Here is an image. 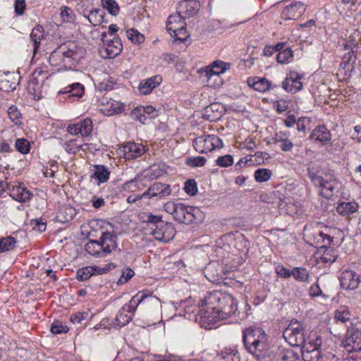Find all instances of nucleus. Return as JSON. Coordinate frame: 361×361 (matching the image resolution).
<instances>
[{
	"label": "nucleus",
	"instance_id": "1",
	"mask_svg": "<svg viewBox=\"0 0 361 361\" xmlns=\"http://www.w3.org/2000/svg\"><path fill=\"white\" fill-rule=\"evenodd\" d=\"M199 315L207 322H215L216 319H225L237 310V302L234 298L226 293L214 291L199 303Z\"/></svg>",
	"mask_w": 361,
	"mask_h": 361
},
{
	"label": "nucleus",
	"instance_id": "2",
	"mask_svg": "<svg viewBox=\"0 0 361 361\" xmlns=\"http://www.w3.org/2000/svg\"><path fill=\"white\" fill-rule=\"evenodd\" d=\"M243 341L245 349L258 360L269 356V345L264 331L261 328L249 327L243 331Z\"/></svg>",
	"mask_w": 361,
	"mask_h": 361
},
{
	"label": "nucleus",
	"instance_id": "3",
	"mask_svg": "<svg viewBox=\"0 0 361 361\" xmlns=\"http://www.w3.org/2000/svg\"><path fill=\"white\" fill-rule=\"evenodd\" d=\"M199 0L180 1L178 3V11L168 18L166 23H179L196 15L200 10Z\"/></svg>",
	"mask_w": 361,
	"mask_h": 361
},
{
	"label": "nucleus",
	"instance_id": "4",
	"mask_svg": "<svg viewBox=\"0 0 361 361\" xmlns=\"http://www.w3.org/2000/svg\"><path fill=\"white\" fill-rule=\"evenodd\" d=\"M86 53L85 49L79 45L75 42H69L68 44L60 47L57 50L51 54V57L54 58L57 54H61L63 56V61L66 63V59L68 62L75 61L79 62L80 59H83Z\"/></svg>",
	"mask_w": 361,
	"mask_h": 361
},
{
	"label": "nucleus",
	"instance_id": "5",
	"mask_svg": "<svg viewBox=\"0 0 361 361\" xmlns=\"http://www.w3.org/2000/svg\"><path fill=\"white\" fill-rule=\"evenodd\" d=\"M173 218L177 221L185 224H199L202 221L203 214L197 207H186L180 203L173 214Z\"/></svg>",
	"mask_w": 361,
	"mask_h": 361
},
{
	"label": "nucleus",
	"instance_id": "6",
	"mask_svg": "<svg viewBox=\"0 0 361 361\" xmlns=\"http://www.w3.org/2000/svg\"><path fill=\"white\" fill-rule=\"evenodd\" d=\"M284 339L293 347L302 348L305 343V331L302 326L297 320H292L283 332Z\"/></svg>",
	"mask_w": 361,
	"mask_h": 361
},
{
	"label": "nucleus",
	"instance_id": "7",
	"mask_svg": "<svg viewBox=\"0 0 361 361\" xmlns=\"http://www.w3.org/2000/svg\"><path fill=\"white\" fill-rule=\"evenodd\" d=\"M101 40L102 46L100 52L103 58L114 59L123 50V44L117 35L108 38L106 32H103L101 34Z\"/></svg>",
	"mask_w": 361,
	"mask_h": 361
},
{
	"label": "nucleus",
	"instance_id": "8",
	"mask_svg": "<svg viewBox=\"0 0 361 361\" xmlns=\"http://www.w3.org/2000/svg\"><path fill=\"white\" fill-rule=\"evenodd\" d=\"M342 344L350 353L361 352V331L354 327L348 328Z\"/></svg>",
	"mask_w": 361,
	"mask_h": 361
},
{
	"label": "nucleus",
	"instance_id": "9",
	"mask_svg": "<svg viewBox=\"0 0 361 361\" xmlns=\"http://www.w3.org/2000/svg\"><path fill=\"white\" fill-rule=\"evenodd\" d=\"M305 11V5L300 1H291L287 4L281 13L284 20H298Z\"/></svg>",
	"mask_w": 361,
	"mask_h": 361
},
{
	"label": "nucleus",
	"instance_id": "10",
	"mask_svg": "<svg viewBox=\"0 0 361 361\" xmlns=\"http://www.w3.org/2000/svg\"><path fill=\"white\" fill-rule=\"evenodd\" d=\"M146 299H149V303L155 304L157 305H159V299L156 296H153L152 294L147 295L144 293H138L131 298L128 304H126L123 306V310L128 311V313H134L137 306Z\"/></svg>",
	"mask_w": 361,
	"mask_h": 361
},
{
	"label": "nucleus",
	"instance_id": "11",
	"mask_svg": "<svg viewBox=\"0 0 361 361\" xmlns=\"http://www.w3.org/2000/svg\"><path fill=\"white\" fill-rule=\"evenodd\" d=\"M360 279L359 276L353 271H343L340 279L341 286L347 290H354L357 288Z\"/></svg>",
	"mask_w": 361,
	"mask_h": 361
},
{
	"label": "nucleus",
	"instance_id": "12",
	"mask_svg": "<svg viewBox=\"0 0 361 361\" xmlns=\"http://www.w3.org/2000/svg\"><path fill=\"white\" fill-rule=\"evenodd\" d=\"M146 149L142 144L128 142L123 146V152L126 159H133L145 152Z\"/></svg>",
	"mask_w": 361,
	"mask_h": 361
},
{
	"label": "nucleus",
	"instance_id": "13",
	"mask_svg": "<svg viewBox=\"0 0 361 361\" xmlns=\"http://www.w3.org/2000/svg\"><path fill=\"white\" fill-rule=\"evenodd\" d=\"M318 185L322 188L320 194L327 199L333 196L334 191L338 192L341 187V183L336 179L325 180L324 178L322 183H319Z\"/></svg>",
	"mask_w": 361,
	"mask_h": 361
},
{
	"label": "nucleus",
	"instance_id": "14",
	"mask_svg": "<svg viewBox=\"0 0 361 361\" xmlns=\"http://www.w3.org/2000/svg\"><path fill=\"white\" fill-rule=\"evenodd\" d=\"M117 235L115 233L108 231L103 232L100 238L101 243L103 245V253L109 254L113 250L117 247Z\"/></svg>",
	"mask_w": 361,
	"mask_h": 361
},
{
	"label": "nucleus",
	"instance_id": "15",
	"mask_svg": "<svg viewBox=\"0 0 361 361\" xmlns=\"http://www.w3.org/2000/svg\"><path fill=\"white\" fill-rule=\"evenodd\" d=\"M233 239L231 234H226L222 235L216 241V249L215 251L218 255L225 257L226 253H230L231 247L229 244Z\"/></svg>",
	"mask_w": 361,
	"mask_h": 361
},
{
	"label": "nucleus",
	"instance_id": "16",
	"mask_svg": "<svg viewBox=\"0 0 361 361\" xmlns=\"http://www.w3.org/2000/svg\"><path fill=\"white\" fill-rule=\"evenodd\" d=\"M10 190V195L15 200L18 202H25L30 200L32 196L31 192L25 187L18 184V185H13L12 189L8 188Z\"/></svg>",
	"mask_w": 361,
	"mask_h": 361
},
{
	"label": "nucleus",
	"instance_id": "17",
	"mask_svg": "<svg viewBox=\"0 0 361 361\" xmlns=\"http://www.w3.org/2000/svg\"><path fill=\"white\" fill-rule=\"evenodd\" d=\"M331 133L324 126H318L310 135V139L326 145L331 140Z\"/></svg>",
	"mask_w": 361,
	"mask_h": 361
},
{
	"label": "nucleus",
	"instance_id": "18",
	"mask_svg": "<svg viewBox=\"0 0 361 361\" xmlns=\"http://www.w3.org/2000/svg\"><path fill=\"white\" fill-rule=\"evenodd\" d=\"M193 146L195 150L200 153H207L212 151L209 135L196 137L193 140Z\"/></svg>",
	"mask_w": 361,
	"mask_h": 361
},
{
	"label": "nucleus",
	"instance_id": "19",
	"mask_svg": "<svg viewBox=\"0 0 361 361\" xmlns=\"http://www.w3.org/2000/svg\"><path fill=\"white\" fill-rule=\"evenodd\" d=\"M343 45L344 49L348 52L343 56L341 66L343 67V69L350 71L353 68V66L350 63L351 62L354 63L355 61L356 54H355V51H353V48H351L350 45H349L348 42H344Z\"/></svg>",
	"mask_w": 361,
	"mask_h": 361
},
{
	"label": "nucleus",
	"instance_id": "20",
	"mask_svg": "<svg viewBox=\"0 0 361 361\" xmlns=\"http://www.w3.org/2000/svg\"><path fill=\"white\" fill-rule=\"evenodd\" d=\"M228 65V63H224L221 61H214L213 63V68L218 67L221 68V70L220 71H216L214 70H207L204 68H201L199 72L200 73H204L205 76L207 77L208 82L214 78V80L216 81V79L220 80V73H223L226 70V66Z\"/></svg>",
	"mask_w": 361,
	"mask_h": 361
},
{
	"label": "nucleus",
	"instance_id": "21",
	"mask_svg": "<svg viewBox=\"0 0 361 361\" xmlns=\"http://www.w3.org/2000/svg\"><path fill=\"white\" fill-rule=\"evenodd\" d=\"M17 86L16 82V75L13 73H6L3 76L0 77V90L4 92H12Z\"/></svg>",
	"mask_w": 361,
	"mask_h": 361
},
{
	"label": "nucleus",
	"instance_id": "22",
	"mask_svg": "<svg viewBox=\"0 0 361 361\" xmlns=\"http://www.w3.org/2000/svg\"><path fill=\"white\" fill-rule=\"evenodd\" d=\"M164 227V233H160L159 231H152V235L156 240L168 242L174 238L176 231L173 225L171 224L166 223Z\"/></svg>",
	"mask_w": 361,
	"mask_h": 361
},
{
	"label": "nucleus",
	"instance_id": "23",
	"mask_svg": "<svg viewBox=\"0 0 361 361\" xmlns=\"http://www.w3.org/2000/svg\"><path fill=\"white\" fill-rule=\"evenodd\" d=\"M85 250L88 254L97 257H102L106 255L103 253V245L100 239L99 240H90L85 245Z\"/></svg>",
	"mask_w": 361,
	"mask_h": 361
},
{
	"label": "nucleus",
	"instance_id": "24",
	"mask_svg": "<svg viewBox=\"0 0 361 361\" xmlns=\"http://www.w3.org/2000/svg\"><path fill=\"white\" fill-rule=\"evenodd\" d=\"M161 81V78L159 75H156L141 82L139 85V90L142 94H149L154 88L159 85Z\"/></svg>",
	"mask_w": 361,
	"mask_h": 361
},
{
	"label": "nucleus",
	"instance_id": "25",
	"mask_svg": "<svg viewBox=\"0 0 361 361\" xmlns=\"http://www.w3.org/2000/svg\"><path fill=\"white\" fill-rule=\"evenodd\" d=\"M224 112V106L220 103H212L205 108L204 116L209 120H216L221 117Z\"/></svg>",
	"mask_w": 361,
	"mask_h": 361
},
{
	"label": "nucleus",
	"instance_id": "26",
	"mask_svg": "<svg viewBox=\"0 0 361 361\" xmlns=\"http://www.w3.org/2000/svg\"><path fill=\"white\" fill-rule=\"evenodd\" d=\"M44 29L42 25L37 24L32 30L30 34V39L33 42L34 54L37 51L39 47L41 39L44 37Z\"/></svg>",
	"mask_w": 361,
	"mask_h": 361
},
{
	"label": "nucleus",
	"instance_id": "27",
	"mask_svg": "<svg viewBox=\"0 0 361 361\" xmlns=\"http://www.w3.org/2000/svg\"><path fill=\"white\" fill-rule=\"evenodd\" d=\"M216 265L219 266L217 263H209L204 269L205 277L213 283H219L223 279L216 269Z\"/></svg>",
	"mask_w": 361,
	"mask_h": 361
},
{
	"label": "nucleus",
	"instance_id": "28",
	"mask_svg": "<svg viewBox=\"0 0 361 361\" xmlns=\"http://www.w3.org/2000/svg\"><path fill=\"white\" fill-rule=\"evenodd\" d=\"M247 83L250 87L258 92H264L271 88V83L266 78H249Z\"/></svg>",
	"mask_w": 361,
	"mask_h": 361
},
{
	"label": "nucleus",
	"instance_id": "29",
	"mask_svg": "<svg viewBox=\"0 0 361 361\" xmlns=\"http://www.w3.org/2000/svg\"><path fill=\"white\" fill-rule=\"evenodd\" d=\"M149 190L152 191V196L159 197L168 196L171 193L170 186L168 184L157 182L149 187Z\"/></svg>",
	"mask_w": 361,
	"mask_h": 361
},
{
	"label": "nucleus",
	"instance_id": "30",
	"mask_svg": "<svg viewBox=\"0 0 361 361\" xmlns=\"http://www.w3.org/2000/svg\"><path fill=\"white\" fill-rule=\"evenodd\" d=\"M94 172L91 176V178H94L98 180V184L106 183L110 176V171L108 168L103 165H94Z\"/></svg>",
	"mask_w": 361,
	"mask_h": 361
},
{
	"label": "nucleus",
	"instance_id": "31",
	"mask_svg": "<svg viewBox=\"0 0 361 361\" xmlns=\"http://www.w3.org/2000/svg\"><path fill=\"white\" fill-rule=\"evenodd\" d=\"M322 345V338L316 334H310L307 338V341H305V343L302 345L301 350H319Z\"/></svg>",
	"mask_w": 361,
	"mask_h": 361
},
{
	"label": "nucleus",
	"instance_id": "32",
	"mask_svg": "<svg viewBox=\"0 0 361 361\" xmlns=\"http://www.w3.org/2000/svg\"><path fill=\"white\" fill-rule=\"evenodd\" d=\"M357 204L355 202H341L337 207V212L342 214L348 216L357 211Z\"/></svg>",
	"mask_w": 361,
	"mask_h": 361
},
{
	"label": "nucleus",
	"instance_id": "33",
	"mask_svg": "<svg viewBox=\"0 0 361 361\" xmlns=\"http://www.w3.org/2000/svg\"><path fill=\"white\" fill-rule=\"evenodd\" d=\"M304 361H319L322 357L320 350H301Z\"/></svg>",
	"mask_w": 361,
	"mask_h": 361
},
{
	"label": "nucleus",
	"instance_id": "34",
	"mask_svg": "<svg viewBox=\"0 0 361 361\" xmlns=\"http://www.w3.org/2000/svg\"><path fill=\"white\" fill-rule=\"evenodd\" d=\"M95 269L94 267H86L79 269L77 271V279L79 281H86L94 275Z\"/></svg>",
	"mask_w": 361,
	"mask_h": 361
},
{
	"label": "nucleus",
	"instance_id": "35",
	"mask_svg": "<svg viewBox=\"0 0 361 361\" xmlns=\"http://www.w3.org/2000/svg\"><path fill=\"white\" fill-rule=\"evenodd\" d=\"M127 37L133 44H141L145 41V36L136 29L131 28L127 30Z\"/></svg>",
	"mask_w": 361,
	"mask_h": 361
},
{
	"label": "nucleus",
	"instance_id": "36",
	"mask_svg": "<svg viewBox=\"0 0 361 361\" xmlns=\"http://www.w3.org/2000/svg\"><path fill=\"white\" fill-rule=\"evenodd\" d=\"M102 4L112 16H116L119 12V6L115 0H102Z\"/></svg>",
	"mask_w": 361,
	"mask_h": 361
},
{
	"label": "nucleus",
	"instance_id": "37",
	"mask_svg": "<svg viewBox=\"0 0 361 361\" xmlns=\"http://www.w3.org/2000/svg\"><path fill=\"white\" fill-rule=\"evenodd\" d=\"M292 276L297 280L300 281H306L309 277L308 271L302 267H295L291 271Z\"/></svg>",
	"mask_w": 361,
	"mask_h": 361
},
{
	"label": "nucleus",
	"instance_id": "38",
	"mask_svg": "<svg viewBox=\"0 0 361 361\" xmlns=\"http://www.w3.org/2000/svg\"><path fill=\"white\" fill-rule=\"evenodd\" d=\"M16 240L14 238L8 236L0 239V252L10 250L15 246Z\"/></svg>",
	"mask_w": 361,
	"mask_h": 361
},
{
	"label": "nucleus",
	"instance_id": "39",
	"mask_svg": "<svg viewBox=\"0 0 361 361\" xmlns=\"http://www.w3.org/2000/svg\"><path fill=\"white\" fill-rule=\"evenodd\" d=\"M127 313H128V311H124L123 307L116 317V322L118 325L122 326H125L132 319V315L133 313H130V315Z\"/></svg>",
	"mask_w": 361,
	"mask_h": 361
},
{
	"label": "nucleus",
	"instance_id": "40",
	"mask_svg": "<svg viewBox=\"0 0 361 361\" xmlns=\"http://www.w3.org/2000/svg\"><path fill=\"white\" fill-rule=\"evenodd\" d=\"M350 312L347 307L343 306L335 312V319L337 321H340L343 323L350 320Z\"/></svg>",
	"mask_w": 361,
	"mask_h": 361
},
{
	"label": "nucleus",
	"instance_id": "41",
	"mask_svg": "<svg viewBox=\"0 0 361 361\" xmlns=\"http://www.w3.org/2000/svg\"><path fill=\"white\" fill-rule=\"evenodd\" d=\"M271 176V171L267 169H259L255 172V178L257 182H265Z\"/></svg>",
	"mask_w": 361,
	"mask_h": 361
},
{
	"label": "nucleus",
	"instance_id": "42",
	"mask_svg": "<svg viewBox=\"0 0 361 361\" xmlns=\"http://www.w3.org/2000/svg\"><path fill=\"white\" fill-rule=\"evenodd\" d=\"M293 58V51L290 48H287L282 51L279 52L276 56V61L279 63H288Z\"/></svg>",
	"mask_w": 361,
	"mask_h": 361
},
{
	"label": "nucleus",
	"instance_id": "43",
	"mask_svg": "<svg viewBox=\"0 0 361 361\" xmlns=\"http://www.w3.org/2000/svg\"><path fill=\"white\" fill-rule=\"evenodd\" d=\"M135 109L137 110V113L139 114H144L145 116H148L149 119L154 118L158 116L157 111L152 106H140Z\"/></svg>",
	"mask_w": 361,
	"mask_h": 361
},
{
	"label": "nucleus",
	"instance_id": "44",
	"mask_svg": "<svg viewBox=\"0 0 361 361\" xmlns=\"http://www.w3.org/2000/svg\"><path fill=\"white\" fill-rule=\"evenodd\" d=\"M16 149L22 154H27L30 152V142L24 138L17 139L15 144Z\"/></svg>",
	"mask_w": 361,
	"mask_h": 361
},
{
	"label": "nucleus",
	"instance_id": "45",
	"mask_svg": "<svg viewBox=\"0 0 361 361\" xmlns=\"http://www.w3.org/2000/svg\"><path fill=\"white\" fill-rule=\"evenodd\" d=\"M78 123L81 126V135L83 137L90 135L93 129L92 120L87 118Z\"/></svg>",
	"mask_w": 361,
	"mask_h": 361
},
{
	"label": "nucleus",
	"instance_id": "46",
	"mask_svg": "<svg viewBox=\"0 0 361 361\" xmlns=\"http://www.w3.org/2000/svg\"><path fill=\"white\" fill-rule=\"evenodd\" d=\"M206 159L204 157H188L185 164L190 167H199L204 166Z\"/></svg>",
	"mask_w": 361,
	"mask_h": 361
},
{
	"label": "nucleus",
	"instance_id": "47",
	"mask_svg": "<svg viewBox=\"0 0 361 361\" xmlns=\"http://www.w3.org/2000/svg\"><path fill=\"white\" fill-rule=\"evenodd\" d=\"M68 87H70V90L67 92L71 93V97H77L80 98L84 93V87L78 82L74 83Z\"/></svg>",
	"mask_w": 361,
	"mask_h": 361
},
{
	"label": "nucleus",
	"instance_id": "48",
	"mask_svg": "<svg viewBox=\"0 0 361 361\" xmlns=\"http://www.w3.org/2000/svg\"><path fill=\"white\" fill-rule=\"evenodd\" d=\"M282 361H298L299 355L292 350H283L281 354Z\"/></svg>",
	"mask_w": 361,
	"mask_h": 361
},
{
	"label": "nucleus",
	"instance_id": "49",
	"mask_svg": "<svg viewBox=\"0 0 361 361\" xmlns=\"http://www.w3.org/2000/svg\"><path fill=\"white\" fill-rule=\"evenodd\" d=\"M184 190L190 196H194L197 192V183L194 179H189L185 183Z\"/></svg>",
	"mask_w": 361,
	"mask_h": 361
},
{
	"label": "nucleus",
	"instance_id": "50",
	"mask_svg": "<svg viewBox=\"0 0 361 361\" xmlns=\"http://www.w3.org/2000/svg\"><path fill=\"white\" fill-rule=\"evenodd\" d=\"M142 218L144 222L154 224L156 226L163 221L161 216L154 215L151 213H145Z\"/></svg>",
	"mask_w": 361,
	"mask_h": 361
},
{
	"label": "nucleus",
	"instance_id": "51",
	"mask_svg": "<svg viewBox=\"0 0 361 361\" xmlns=\"http://www.w3.org/2000/svg\"><path fill=\"white\" fill-rule=\"evenodd\" d=\"M233 163V157L230 154L219 157L216 160V165L221 167H228Z\"/></svg>",
	"mask_w": 361,
	"mask_h": 361
},
{
	"label": "nucleus",
	"instance_id": "52",
	"mask_svg": "<svg viewBox=\"0 0 361 361\" xmlns=\"http://www.w3.org/2000/svg\"><path fill=\"white\" fill-rule=\"evenodd\" d=\"M105 13L104 10L98 9L94 12H92L88 16L90 23H92V20L97 21L98 23H104L106 20L104 19Z\"/></svg>",
	"mask_w": 361,
	"mask_h": 361
},
{
	"label": "nucleus",
	"instance_id": "53",
	"mask_svg": "<svg viewBox=\"0 0 361 361\" xmlns=\"http://www.w3.org/2000/svg\"><path fill=\"white\" fill-rule=\"evenodd\" d=\"M68 331V328L63 325L62 323L59 321H55L51 326V331L54 334L66 333Z\"/></svg>",
	"mask_w": 361,
	"mask_h": 361
},
{
	"label": "nucleus",
	"instance_id": "54",
	"mask_svg": "<svg viewBox=\"0 0 361 361\" xmlns=\"http://www.w3.org/2000/svg\"><path fill=\"white\" fill-rule=\"evenodd\" d=\"M134 276V271L130 268H127L126 271H123L122 275L120 276L117 281L118 285H123L128 281Z\"/></svg>",
	"mask_w": 361,
	"mask_h": 361
},
{
	"label": "nucleus",
	"instance_id": "55",
	"mask_svg": "<svg viewBox=\"0 0 361 361\" xmlns=\"http://www.w3.org/2000/svg\"><path fill=\"white\" fill-rule=\"evenodd\" d=\"M107 105L109 106V109H108L110 112L109 114L121 113L125 108L123 104L116 102V101H114L110 104L108 103Z\"/></svg>",
	"mask_w": 361,
	"mask_h": 361
},
{
	"label": "nucleus",
	"instance_id": "56",
	"mask_svg": "<svg viewBox=\"0 0 361 361\" xmlns=\"http://www.w3.org/2000/svg\"><path fill=\"white\" fill-rule=\"evenodd\" d=\"M293 76L295 77L294 78H297L295 71H290L282 83L283 88L287 92H293V88L291 87L292 79L293 78Z\"/></svg>",
	"mask_w": 361,
	"mask_h": 361
},
{
	"label": "nucleus",
	"instance_id": "57",
	"mask_svg": "<svg viewBox=\"0 0 361 361\" xmlns=\"http://www.w3.org/2000/svg\"><path fill=\"white\" fill-rule=\"evenodd\" d=\"M311 123L310 118L308 117H301L300 118L297 122V129L300 132L305 133L307 126H309Z\"/></svg>",
	"mask_w": 361,
	"mask_h": 361
},
{
	"label": "nucleus",
	"instance_id": "58",
	"mask_svg": "<svg viewBox=\"0 0 361 361\" xmlns=\"http://www.w3.org/2000/svg\"><path fill=\"white\" fill-rule=\"evenodd\" d=\"M173 37H175L176 40L184 41L188 36L185 26H182L176 30H173Z\"/></svg>",
	"mask_w": 361,
	"mask_h": 361
},
{
	"label": "nucleus",
	"instance_id": "59",
	"mask_svg": "<svg viewBox=\"0 0 361 361\" xmlns=\"http://www.w3.org/2000/svg\"><path fill=\"white\" fill-rule=\"evenodd\" d=\"M30 224L32 226L34 230H37L40 233L44 232L47 228L46 222H44L42 219H32Z\"/></svg>",
	"mask_w": 361,
	"mask_h": 361
},
{
	"label": "nucleus",
	"instance_id": "60",
	"mask_svg": "<svg viewBox=\"0 0 361 361\" xmlns=\"http://www.w3.org/2000/svg\"><path fill=\"white\" fill-rule=\"evenodd\" d=\"M8 115L12 121L15 122L16 123H18V122L19 121L20 114L18 111L16 106H11L8 109Z\"/></svg>",
	"mask_w": 361,
	"mask_h": 361
},
{
	"label": "nucleus",
	"instance_id": "61",
	"mask_svg": "<svg viewBox=\"0 0 361 361\" xmlns=\"http://www.w3.org/2000/svg\"><path fill=\"white\" fill-rule=\"evenodd\" d=\"M296 75H297V78H293L292 83H291V87L293 88V92H297L302 88V84L300 82V79L302 78V76L298 72H296ZM293 78H295V77L293 76Z\"/></svg>",
	"mask_w": 361,
	"mask_h": 361
},
{
	"label": "nucleus",
	"instance_id": "62",
	"mask_svg": "<svg viewBox=\"0 0 361 361\" xmlns=\"http://www.w3.org/2000/svg\"><path fill=\"white\" fill-rule=\"evenodd\" d=\"M276 272L278 276L282 278H288L292 276L291 271L285 268L283 265L276 267Z\"/></svg>",
	"mask_w": 361,
	"mask_h": 361
},
{
	"label": "nucleus",
	"instance_id": "63",
	"mask_svg": "<svg viewBox=\"0 0 361 361\" xmlns=\"http://www.w3.org/2000/svg\"><path fill=\"white\" fill-rule=\"evenodd\" d=\"M161 59L163 60L164 62H165L167 64H174L177 62V56L169 54V53H164L161 55Z\"/></svg>",
	"mask_w": 361,
	"mask_h": 361
},
{
	"label": "nucleus",
	"instance_id": "64",
	"mask_svg": "<svg viewBox=\"0 0 361 361\" xmlns=\"http://www.w3.org/2000/svg\"><path fill=\"white\" fill-rule=\"evenodd\" d=\"M212 150L223 147V142L221 138L214 135H209Z\"/></svg>",
	"mask_w": 361,
	"mask_h": 361
}]
</instances>
